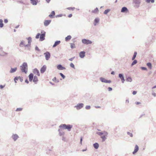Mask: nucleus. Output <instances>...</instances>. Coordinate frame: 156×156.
<instances>
[{
  "label": "nucleus",
  "instance_id": "1",
  "mask_svg": "<svg viewBox=\"0 0 156 156\" xmlns=\"http://www.w3.org/2000/svg\"><path fill=\"white\" fill-rule=\"evenodd\" d=\"M73 125L70 124L66 125V124H62L59 126V127L63 129H67L70 131L73 127Z\"/></svg>",
  "mask_w": 156,
  "mask_h": 156
},
{
  "label": "nucleus",
  "instance_id": "2",
  "mask_svg": "<svg viewBox=\"0 0 156 156\" xmlns=\"http://www.w3.org/2000/svg\"><path fill=\"white\" fill-rule=\"evenodd\" d=\"M20 67H22V69H21L22 71L25 73H27V72L28 67L27 63L25 62H23V63L22 65Z\"/></svg>",
  "mask_w": 156,
  "mask_h": 156
},
{
  "label": "nucleus",
  "instance_id": "3",
  "mask_svg": "<svg viewBox=\"0 0 156 156\" xmlns=\"http://www.w3.org/2000/svg\"><path fill=\"white\" fill-rule=\"evenodd\" d=\"M41 34H40V41H42L45 39L46 32L44 30H42L41 31Z\"/></svg>",
  "mask_w": 156,
  "mask_h": 156
},
{
  "label": "nucleus",
  "instance_id": "4",
  "mask_svg": "<svg viewBox=\"0 0 156 156\" xmlns=\"http://www.w3.org/2000/svg\"><path fill=\"white\" fill-rule=\"evenodd\" d=\"M82 42L85 44H91L92 43V41H91L85 39H83L82 40Z\"/></svg>",
  "mask_w": 156,
  "mask_h": 156
},
{
  "label": "nucleus",
  "instance_id": "5",
  "mask_svg": "<svg viewBox=\"0 0 156 156\" xmlns=\"http://www.w3.org/2000/svg\"><path fill=\"white\" fill-rule=\"evenodd\" d=\"M100 80L103 83H111V81L110 80H106L105 78L102 77H101L100 78Z\"/></svg>",
  "mask_w": 156,
  "mask_h": 156
},
{
  "label": "nucleus",
  "instance_id": "6",
  "mask_svg": "<svg viewBox=\"0 0 156 156\" xmlns=\"http://www.w3.org/2000/svg\"><path fill=\"white\" fill-rule=\"evenodd\" d=\"M44 54L45 55L46 60H48L51 56L50 53L48 51H46Z\"/></svg>",
  "mask_w": 156,
  "mask_h": 156
},
{
  "label": "nucleus",
  "instance_id": "7",
  "mask_svg": "<svg viewBox=\"0 0 156 156\" xmlns=\"http://www.w3.org/2000/svg\"><path fill=\"white\" fill-rule=\"evenodd\" d=\"M84 106V105L83 103H78L77 105L74 106L75 108H76L77 110H79L82 108Z\"/></svg>",
  "mask_w": 156,
  "mask_h": 156
},
{
  "label": "nucleus",
  "instance_id": "8",
  "mask_svg": "<svg viewBox=\"0 0 156 156\" xmlns=\"http://www.w3.org/2000/svg\"><path fill=\"white\" fill-rule=\"evenodd\" d=\"M119 77L121 79L122 83H124V82L125 81V80L124 79L123 75L122 73H119Z\"/></svg>",
  "mask_w": 156,
  "mask_h": 156
},
{
  "label": "nucleus",
  "instance_id": "9",
  "mask_svg": "<svg viewBox=\"0 0 156 156\" xmlns=\"http://www.w3.org/2000/svg\"><path fill=\"white\" fill-rule=\"evenodd\" d=\"M2 49V47L0 45V55L3 56H5L7 54V53L3 51Z\"/></svg>",
  "mask_w": 156,
  "mask_h": 156
},
{
  "label": "nucleus",
  "instance_id": "10",
  "mask_svg": "<svg viewBox=\"0 0 156 156\" xmlns=\"http://www.w3.org/2000/svg\"><path fill=\"white\" fill-rule=\"evenodd\" d=\"M47 67L45 65L43 66L41 68L40 70L41 73H44Z\"/></svg>",
  "mask_w": 156,
  "mask_h": 156
},
{
  "label": "nucleus",
  "instance_id": "11",
  "mask_svg": "<svg viewBox=\"0 0 156 156\" xmlns=\"http://www.w3.org/2000/svg\"><path fill=\"white\" fill-rule=\"evenodd\" d=\"M12 137L14 141H16L19 138V136L16 134H13Z\"/></svg>",
  "mask_w": 156,
  "mask_h": 156
},
{
  "label": "nucleus",
  "instance_id": "12",
  "mask_svg": "<svg viewBox=\"0 0 156 156\" xmlns=\"http://www.w3.org/2000/svg\"><path fill=\"white\" fill-rule=\"evenodd\" d=\"M85 52L84 51H81L79 53L80 57L81 58H84L85 56Z\"/></svg>",
  "mask_w": 156,
  "mask_h": 156
},
{
  "label": "nucleus",
  "instance_id": "13",
  "mask_svg": "<svg viewBox=\"0 0 156 156\" xmlns=\"http://www.w3.org/2000/svg\"><path fill=\"white\" fill-rule=\"evenodd\" d=\"M57 68L58 70H64L66 69V68L63 67L61 64H59L57 65Z\"/></svg>",
  "mask_w": 156,
  "mask_h": 156
},
{
  "label": "nucleus",
  "instance_id": "14",
  "mask_svg": "<svg viewBox=\"0 0 156 156\" xmlns=\"http://www.w3.org/2000/svg\"><path fill=\"white\" fill-rule=\"evenodd\" d=\"M33 72L34 74H36L38 76H40V74L39 71L37 69H34L33 70Z\"/></svg>",
  "mask_w": 156,
  "mask_h": 156
},
{
  "label": "nucleus",
  "instance_id": "15",
  "mask_svg": "<svg viewBox=\"0 0 156 156\" xmlns=\"http://www.w3.org/2000/svg\"><path fill=\"white\" fill-rule=\"evenodd\" d=\"M138 150L139 147L137 145H136L135 147L134 150L133 152V154H135L138 151Z\"/></svg>",
  "mask_w": 156,
  "mask_h": 156
},
{
  "label": "nucleus",
  "instance_id": "16",
  "mask_svg": "<svg viewBox=\"0 0 156 156\" xmlns=\"http://www.w3.org/2000/svg\"><path fill=\"white\" fill-rule=\"evenodd\" d=\"M51 21V20H45L44 22V25L46 27L50 23Z\"/></svg>",
  "mask_w": 156,
  "mask_h": 156
},
{
  "label": "nucleus",
  "instance_id": "17",
  "mask_svg": "<svg viewBox=\"0 0 156 156\" xmlns=\"http://www.w3.org/2000/svg\"><path fill=\"white\" fill-rule=\"evenodd\" d=\"M17 69V67L14 68H11L10 70L9 71V73H13L16 72Z\"/></svg>",
  "mask_w": 156,
  "mask_h": 156
},
{
  "label": "nucleus",
  "instance_id": "18",
  "mask_svg": "<svg viewBox=\"0 0 156 156\" xmlns=\"http://www.w3.org/2000/svg\"><path fill=\"white\" fill-rule=\"evenodd\" d=\"M30 1L31 3L33 5H37L38 2V0H30Z\"/></svg>",
  "mask_w": 156,
  "mask_h": 156
},
{
  "label": "nucleus",
  "instance_id": "19",
  "mask_svg": "<svg viewBox=\"0 0 156 156\" xmlns=\"http://www.w3.org/2000/svg\"><path fill=\"white\" fill-rule=\"evenodd\" d=\"M30 81H32L34 78V74L32 73H30L28 76Z\"/></svg>",
  "mask_w": 156,
  "mask_h": 156
},
{
  "label": "nucleus",
  "instance_id": "20",
  "mask_svg": "<svg viewBox=\"0 0 156 156\" xmlns=\"http://www.w3.org/2000/svg\"><path fill=\"white\" fill-rule=\"evenodd\" d=\"M128 9L126 7H122L121 10V12H126L128 11Z\"/></svg>",
  "mask_w": 156,
  "mask_h": 156
},
{
  "label": "nucleus",
  "instance_id": "21",
  "mask_svg": "<svg viewBox=\"0 0 156 156\" xmlns=\"http://www.w3.org/2000/svg\"><path fill=\"white\" fill-rule=\"evenodd\" d=\"M61 42L60 41H56L54 45H53L52 47L53 48H55Z\"/></svg>",
  "mask_w": 156,
  "mask_h": 156
},
{
  "label": "nucleus",
  "instance_id": "22",
  "mask_svg": "<svg viewBox=\"0 0 156 156\" xmlns=\"http://www.w3.org/2000/svg\"><path fill=\"white\" fill-rule=\"evenodd\" d=\"M55 15V13L54 11H52L50 14L49 15V17L51 18H53L54 17V16Z\"/></svg>",
  "mask_w": 156,
  "mask_h": 156
},
{
  "label": "nucleus",
  "instance_id": "23",
  "mask_svg": "<svg viewBox=\"0 0 156 156\" xmlns=\"http://www.w3.org/2000/svg\"><path fill=\"white\" fill-rule=\"evenodd\" d=\"M38 81V78L37 76H35L34 77L33 79V81L35 84H37V82Z\"/></svg>",
  "mask_w": 156,
  "mask_h": 156
},
{
  "label": "nucleus",
  "instance_id": "24",
  "mask_svg": "<svg viewBox=\"0 0 156 156\" xmlns=\"http://www.w3.org/2000/svg\"><path fill=\"white\" fill-rule=\"evenodd\" d=\"M99 19L98 18H96L94 20V26H96V23L99 22Z\"/></svg>",
  "mask_w": 156,
  "mask_h": 156
},
{
  "label": "nucleus",
  "instance_id": "25",
  "mask_svg": "<svg viewBox=\"0 0 156 156\" xmlns=\"http://www.w3.org/2000/svg\"><path fill=\"white\" fill-rule=\"evenodd\" d=\"M99 144L97 143H96L93 144V146L96 149H98L99 147Z\"/></svg>",
  "mask_w": 156,
  "mask_h": 156
},
{
  "label": "nucleus",
  "instance_id": "26",
  "mask_svg": "<svg viewBox=\"0 0 156 156\" xmlns=\"http://www.w3.org/2000/svg\"><path fill=\"white\" fill-rule=\"evenodd\" d=\"M72 37L70 35H68L65 38V41H67L71 39Z\"/></svg>",
  "mask_w": 156,
  "mask_h": 156
},
{
  "label": "nucleus",
  "instance_id": "27",
  "mask_svg": "<svg viewBox=\"0 0 156 156\" xmlns=\"http://www.w3.org/2000/svg\"><path fill=\"white\" fill-rule=\"evenodd\" d=\"M58 131L59 132V135L60 136H62L64 135L65 133L64 132L61 131L60 129L58 130Z\"/></svg>",
  "mask_w": 156,
  "mask_h": 156
},
{
  "label": "nucleus",
  "instance_id": "28",
  "mask_svg": "<svg viewBox=\"0 0 156 156\" xmlns=\"http://www.w3.org/2000/svg\"><path fill=\"white\" fill-rule=\"evenodd\" d=\"M134 2L136 4L139 5L140 3V0H134Z\"/></svg>",
  "mask_w": 156,
  "mask_h": 156
},
{
  "label": "nucleus",
  "instance_id": "29",
  "mask_svg": "<svg viewBox=\"0 0 156 156\" xmlns=\"http://www.w3.org/2000/svg\"><path fill=\"white\" fill-rule=\"evenodd\" d=\"M98 8H96L94 10H92V13H97V12H98Z\"/></svg>",
  "mask_w": 156,
  "mask_h": 156
},
{
  "label": "nucleus",
  "instance_id": "30",
  "mask_svg": "<svg viewBox=\"0 0 156 156\" xmlns=\"http://www.w3.org/2000/svg\"><path fill=\"white\" fill-rule=\"evenodd\" d=\"M4 24L3 23V20L2 19H0V27L2 28Z\"/></svg>",
  "mask_w": 156,
  "mask_h": 156
},
{
  "label": "nucleus",
  "instance_id": "31",
  "mask_svg": "<svg viewBox=\"0 0 156 156\" xmlns=\"http://www.w3.org/2000/svg\"><path fill=\"white\" fill-rule=\"evenodd\" d=\"M24 42H25L23 41H21L20 44V47H23V46H24V45H25Z\"/></svg>",
  "mask_w": 156,
  "mask_h": 156
},
{
  "label": "nucleus",
  "instance_id": "32",
  "mask_svg": "<svg viewBox=\"0 0 156 156\" xmlns=\"http://www.w3.org/2000/svg\"><path fill=\"white\" fill-rule=\"evenodd\" d=\"M137 52L136 51H135L133 54V57L132 58V60H134L135 58L136 57V55H137Z\"/></svg>",
  "mask_w": 156,
  "mask_h": 156
},
{
  "label": "nucleus",
  "instance_id": "33",
  "mask_svg": "<svg viewBox=\"0 0 156 156\" xmlns=\"http://www.w3.org/2000/svg\"><path fill=\"white\" fill-rule=\"evenodd\" d=\"M126 81L127 82H131L132 81V78L130 77H128L126 79Z\"/></svg>",
  "mask_w": 156,
  "mask_h": 156
},
{
  "label": "nucleus",
  "instance_id": "34",
  "mask_svg": "<svg viewBox=\"0 0 156 156\" xmlns=\"http://www.w3.org/2000/svg\"><path fill=\"white\" fill-rule=\"evenodd\" d=\"M137 62V61L136 60H134V61L131 64V66H132L133 65L136 64Z\"/></svg>",
  "mask_w": 156,
  "mask_h": 156
},
{
  "label": "nucleus",
  "instance_id": "35",
  "mask_svg": "<svg viewBox=\"0 0 156 156\" xmlns=\"http://www.w3.org/2000/svg\"><path fill=\"white\" fill-rule=\"evenodd\" d=\"M27 39L28 40V43L29 44V45H30V43H31V41H31L32 38H31L30 37H29L27 38Z\"/></svg>",
  "mask_w": 156,
  "mask_h": 156
},
{
  "label": "nucleus",
  "instance_id": "36",
  "mask_svg": "<svg viewBox=\"0 0 156 156\" xmlns=\"http://www.w3.org/2000/svg\"><path fill=\"white\" fill-rule=\"evenodd\" d=\"M110 11V9H107L105 10L104 12V14H107Z\"/></svg>",
  "mask_w": 156,
  "mask_h": 156
},
{
  "label": "nucleus",
  "instance_id": "37",
  "mask_svg": "<svg viewBox=\"0 0 156 156\" xmlns=\"http://www.w3.org/2000/svg\"><path fill=\"white\" fill-rule=\"evenodd\" d=\"M147 65L150 69H151L152 65L151 64L150 62L147 63Z\"/></svg>",
  "mask_w": 156,
  "mask_h": 156
},
{
  "label": "nucleus",
  "instance_id": "38",
  "mask_svg": "<svg viewBox=\"0 0 156 156\" xmlns=\"http://www.w3.org/2000/svg\"><path fill=\"white\" fill-rule=\"evenodd\" d=\"M101 137L102 139L103 142L105 140V139H106L105 135L101 136Z\"/></svg>",
  "mask_w": 156,
  "mask_h": 156
},
{
  "label": "nucleus",
  "instance_id": "39",
  "mask_svg": "<svg viewBox=\"0 0 156 156\" xmlns=\"http://www.w3.org/2000/svg\"><path fill=\"white\" fill-rule=\"evenodd\" d=\"M127 134L129 136L131 137H133V134L132 133H131L129 132H127Z\"/></svg>",
  "mask_w": 156,
  "mask_h": 156
},
{
  "label": "nucleus",
  "instance_id": "40",
  "mask_svg": "<svg viewBox=\"0 0 156 156\" xmlns=\"http://www.w3.org/2000/svg\"><path fill=\"white\" fill-rule=\"evenodd\" d=\"M70 66L73 68V69H75V66L72 63H71L70 64Z\"/></svg>",
  "mask_w": 156,
  "mask_h": 156
},
{
  "label": "nucleus",
  "instance_id": "41",
  "mask_svg": "<svg viewBox=\"0 0 156 156\" xmlns=\"http://www.w3.org/2000/svg\"><path fill=\"white\" fill-rule=\"evenodd\" d=\"M70 46L72 48H76L75 45L74 44H71Z\"/></svg>",
  "mask_w": 156,
  "mask_h": 156
},
{
  "label": "nucleus",
  "instance_id": "42",
  "mask_svg": "<svg viewBox=\"0 0 156 156\" xmlns=\"http://www.w3.org/2000/svg\"><path fill=\"white\" fill-rule=\"evenodd\" d=\"M59 74L61 76V77H62V78L63 79H64L65 78V75H64L62 73H59Z\"/></svg>",
  "mask_w": 156,
  "mask_h": 156
},
{
  "label": "nucleus",
  "instance_id": "43",
  "mask_svg": "<svg viewBox=\"0 0 156 156\" xmlns=\"http://www.w3.org/2000/svg\"><path fill=\"white\" fill-rule=\"evenodd\" d=\"M22 109L23 108H18L16 109V112L20 111L22 110Z\"/></svg>",
  "mask_w": 156,
  "mask_h": 156
},
{
  "label": "nucleus",
  "instance_id": "44",
  "mask_svg": "<svg viewBox=\"0 0 156 156\" xmlns=\"http://www.w3.org/2000/svg\"><path fill=\"white\" fill-rule=\"evenodd\" d=\"M97 134L98 135H99L101 136L103 134H104V133L103 132H97Z\"/></svg>",
  "mask_w": 156,
  "mask_h": 156
},
{
  "label": "nucleus",
  "instance_id": "45",
  "mask_svg": "<svg viewBox=\"0 0 156 156\" xmlns=\"http://www.w3.org/2000/svg\"><path fill=\"white\" fill-rule=\"evenodd\" d=\"M85 108L87 110H89L90 108V105H87L85 107Z\"/></svg>",
  "mask_w": 156,
  "mask_h": 156
},
{
  "label": "nucleus",
  "instance_id": "46",
  "mask_svg": "<svg viewBox=\"0 0 156 156\" xmlns=\"http://www.w3.org/2000/svg\"><path fill=\"white\" fill-rule=\"evenodd\" d=\"M18 79H19V77H18L17 76L15 77V78H14V80L15 83H16V81L18 80Z\"/></svg>",
  "mask_w": 156,
  "mask_h": 156
},
{
  "label": "nucleus",
  "instance_id": "47",
  "mask_svg": "<svg viewBox=\"0 0 156 156\" xmlns=\"http://www.w3.org/2000/svg\"><path fill=\"white\" fill-rule=\"evenodd\" d=\"M40 36V34L39 33H38L36 35L35 37L36 39H38Z\"/></svg>",
  "mask_w": 156,
  "mask_h": 156
},
{
  "label": "nucleus",
  "instance_id": "48",
  "mask_svg": "<svg viewBox=\"0 0 156 156\" xmlns=\"http://www.w3.org/2000/svg\"><path fill=\"white\" fill-rule=\"evenodd\" d=\"M75 9L74 7H68L67 8V9L69 10H73Z\"/></svg>",
  "mask_w": 156,
  "mask_h": 156
},
{
  "label": "nucleus",
  "instance_id": "49",
  "mask_svg": "<svg viewBox=\"0 0 156 156\" xmlns=\"http://www.w3.org/2000/svg\"><path fill=\"white\" fill-rule=\"evenodd\" d=\"M35 50L36 51H40V50L39 49V48L38 47H37V46L35 47Z\"/></svg>",
  "mask_w": 156,
  "mask_h": 156
},
{
  "label": "nucleus",
  "instance_id": "50",
  "mask_svg": "<svg viewBox=\"0 0 156 156\" xmlns=\"http://www.w3.org/2000/svg\"><path fill=\"white\" fill-rule=\"evenodd\" d=\"M141 68L143 70H147V68L146 67H141Z\"/></svg>",
  "mask_w": 156,
  "mask_h": 156
},
{
  "label": "nucleus",
  "instance_id": "51",
  "mask_svg": "<svg viewBox=\"0 0 156 156\" xmlns=\"http://www.w3.org/2000/svg\"><path fill=\"white\" fill-rule=\"evenodd\" d=\"M83 141V137H80V144L82 145V142Z\"/></svg>",
  "mask_w": 156,
  "mask_h": 156
},
{
  "label": "nucleus",
  "instance_id": "52",
  "mask_svg": "<svg viewBox=\"0 0 156 156\" xmlns=\"http://www.w3.org/2000/svg\"><path fill=\"white\" fill-rule=\"evenodd\" d=\"M75 58V57H73L72 58H69V60L70 61H72Z\"/></svg>",
  "mask_w": 156,
  "mask_h": 156
},
{
  "label": "nucleus",
  "instance_id": "53",
  "mask_svg": "<svg viewBox=\"0 0 156 156\" xmlns=\"http://www.w3.org/2000/svg\"><path fill=\"white\" fill-rule=\"evenodd\" d=\"M62 16V14H59L58 15H57L56 16V17H61Z\"/></svg>",
  "mask_w": 156,
  "mask_h": 156
},
{
  "label": "nucleus",
  "instance_id": "54",
  "mask_svg": "<svg viewBox=\"0 0 156 156\" xmlns=\"http://www.w3.org/2000/svg\"><path fill=\"white\" fill-rule=\"evenodd\" d=\"M4 22L5 23H7L8 22V20L7 19H5L4 20Z\"/></svg>",
  "mask_w": 156,
  "mask_h": 156
},
{
  "label": "nucleus",
  "instance_id": "55",
  "mask_svg": "<svg viewBox=\"0 0 156 156\" xmlns=\"http://www.w3.org/2000/svg\"><path fill=\"white\" fill-rule=\"evenodd\" d=\"M136 93H137V92H136V91H133V92L132 94H133V95H135V94H136Z\"/></svg>",
  "mask_w": 156,
  "mask_h": 156
},
{
  "label": "nucleus",
  "instance_id": "56",
  "mask_svg": "<svg viewBox=\"0 0 156 156\" xmlns=\"http://www.w3.org/2000/svg\"><path fill=\"white\" fill-rule=\"evenodd\" d=\"M108 91H111L112 90V87H108Z\"/></svg>",
  "mask_w": 156,
  "mask_h": 156
},
{
  "label": "nucleus",
  "instance_id": "57",
  "mask_svg": "<svg viewBox=\"0 0 156 156\" xmlns=\"http://www.w3.org/2000/svg\"><path fill=\"white\" fill-rule=\"evenodd\" d=\"M19 78H20V82H22L23 81V78H21L20 76L19 77Z\"/></svg>",
  "mask_w": 156,
  "mask_h": 156
},
{
  "label": "nucleus",
  "instance_id": "58",
  "mask_svg": "<svg viewBox=\"0 0 156 156\" xmlns=\"http://www.w3.org/2000/svg\"><path fill=\"white\" fill-rule=\"evenodd\" d=\"M4 87V86H3L2 85H0V88L1 89H2V88H3Z\"/></svg>",
  "mask_w": 156,
  "mask_h": 156
},
{
  "label": "nucleus",
  "instance_id": "59",
  "mask_svg": "<svg viewBox=\"0 0 156 156\" xmlns=\"http://www.w3.org/2000/svg\"><path fill=\"white\" fill-rule=\"evenodd\" d=\"M103 133H104V134H105V136L106 135H108V133L107 132H105V131H104L103 132Z\"/></svg>",
  "mask_w": 156,
  "mask_h": 156
},
{
  "label": "nucleus",
  "instance_id": "60",
  "mask_svg": "<svg viewBox=\"0 0 156 156\" xmlns=\"http://www.w3.org/2000/svg\"><path fill=\"white\" fill-rule=\"evenodd\" d=\"M152 95L154 97H156V94L154 93H152Z\"/></svg>",
  "mask_w": 156,
  "mask_h": 156
},
{
  "label": "nucleus",
  "instance_id": "61",
  "mask_svg": "<svg viewBox=\"0 0 156 156\" xmlns=\"http://www.w3.org/2000/svg\"><path fill=\"white\" fill-rule=\"evenodd\" d=\"M25 82L26 83H28L29 82V81H28V80H27V79H26L25 81Z\"/></svg>",
  "mask_w": 156,
  "mask_h": 156
},
{
  "label": "nucleus",
  "instance_id": "62",
  "mask_svg": "<svg viewBox=\"0 0 156 156\" xmlns=\"http://www.w3.org/2000/svg\"><path fill=\"white\" fill-rule=\"evenodd\" d=\"M72 16V14H71L68 16V17L69 18L71 17Z\"/></svg>",
  "mask_w": 156,
  "mask_h": 156
},
{
  "label": "nucleus",
  "instance_id": "63",
  "mask_svg": "<svg viewBox=\"0 0 156 156\" xmlns=\"http://www.w3.org/2000/svg\"><path fill=\"white\" fill-rule=\"evenodd\" d=\"M52 80L54 81H55V80H56V77H55Z\"/></svg>",
  "mask_w": 156,
  "mask_h": 156
},
{
  "label": "nucleus",
  "instance_id": "64",
  "mask_svg": "<svg viewBox=\"0 0 156 156\" xmlns=\"http://www.w3.org/2000/svg\"><path fill=\"white\" fill-rule=\"evenodd\" d=\"M111 74L112 75H114L115 74V72L114 71H112L111 72Z\"/></svg>",
  "mask_w": 156,
  "mask_h": 156
}]
</instances>
